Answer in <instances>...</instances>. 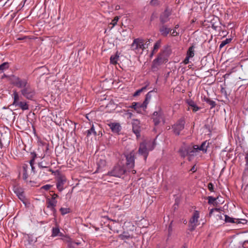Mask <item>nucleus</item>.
Wrapping results in <instances>:
<instances>
[{
  "label": "nucleus",
  "mask_w": 248,
  "mask_h": 248,
  "mask_svg": "<svg viewBox=\"0 0 248 248\" xmlns=\"http://www.w3.org/2000/svg\"><path fill=\"white\" fill-rule=\"evenodd\" d=\"M171 50L168 46L162 50L158 54L157 57L155 59L152 63V68L153 71L158 69V67L168 61V57L170 54Z\"/></svg>",
  "instance_id": "nucleus-1"
},
{
  "label": "nucleus",
  "mask_w": 248,
  "mask_h": 248,
  "mask_svg": "<svg viewBox=\"0 0 248 248\" xmlns=\"http://www.w3.org/2000/svg\"><path fill=\"white\" fill-rule=\"evenodd\" d=\"M128 169L126 168L123 160H119L118 162L113 167L112 169L108 171L106 174L110 176L121 178L126 174Z\"/></svg>",
  "instance_id": "nucleus-2"
},
{
  "label": "nucleus",
  "mask_w": 248,
  "mask_h": 248,
  "mask_svg": "<svg viewBox=\"0 0 248 248\" xmlns=\"http://www.w3.org/2000/svg\"><path fill=\"white\" fill-rule=\"evenodd\" d=\"M155 142L151 140H144L140 143V155L143 156L146 161L149 151L153 150L155 148Z\"/></svg>",
  "instance_id": "nucleus-3"
},
{
  "label": "nucleus",
  "mask_w": 248,
  "mask_h": 248,
  "mask_svg": "<svg viewBox=\"0 0 248 248\" xmlns=\"http://www.w3.org/2000/svg\"><path fill=\"white\" fill-rule=\"evenodd\" d=\"M10 80L12 85L21 89L30 84L27 79H21L14 75L11 76Z\"/></svg>",
  "instance_id": "nucleus-4"
},
{
  "label": "nucleus",
  "mask_w": 248,
  "mask_h": 248,
  "mask_svg": "<svg viewBox=\"0 0 248 248\" xmlns=\"http://www.w3.org/2000/svg\"><path fill=\"white\" fill-rule=\"evenodd\" d=\"M13 96V105H15L18 108H21L23 110H28L29 109V105L26 101H19V96L18 93L16 91H14Z\"/></svg>",
  "instance_id": "nucleus-5"
},
{
  "label": "nucleus",
  "mask_w": 248,
  "mask_h": 248,
  "mask_svg": "<svg viewBox=\"0 0 248 248\" xmlns=\"http://www.w3.org/2000/svg\"><path fill=\"white\" fill-rule=\"evenodd\" d=\"M20 92L24 97L31 100H33L36 94L35 89L31 87L30 84L21 89Z\"/></svg>",
  "instance_id": "nucleus-6"
},
{
  "label": "nucleus",
  "mask_w": 248,
  "mask_h": 248,
  "mask_svg": "<svg viewBox=\"0 0 248 248\" xmlns=\"http://www.w3.org/2000/svg\"><path fill=\"white\" fill-rule=\"evenodd\" d=\"M13 190L18 198L26 205L28 203V200L26 198L24 189L19 186H14Z\"/></svg>",
  "instance_id": "nucleus-7"
},
{
  "label": "nucleus",
  "mask_w": 248,
  "mask_h": 248,
  "mask_svg": "<svg viewBox=\"0 0 248 248\" xmlns=\"http://www.w3.org/2000/svg\"><path fill=\"white\" fill-rule=\"evenodd\" d=\"M185 119L184 117L180 118L177 122L172 125L173 133L177 136L180 134V132L184 129L185 125Z\"/></svg>",
  "instance_id": "nucleus-8"
},
{
  "label": "nucleus",
  "mask_w": 248,
  "mask_h": 248,
  "mask_svg": "<svg viewBox=\"0 0 248 248\" xmlns=\"http://www.w3.org/2000/svg\"><path fill=\"white\" fill-rule=\"evenodd\" d=\"M124 157L125 158L126 162L124 165L128 170L132 169L134 166L135 155L133 151L129 154L124 153Z\"/></svg>",
  "instance_id": "nucleus-9"
},
{
  "label": "nucleus",
  "mask_w": 248,
  "mask_h": 248,
  "mask_svg": "<svg viewBox=\"0 0 248 248\" xmlns=\"http://www.w3.org/2000/svg\"><path fill=\"white\" fill-rule=\"evenodd\" d=\"M128 108H131V109H128L127 111L130 118L135 116V113H140V103L133 102Z\"/></svg>",
  "instance_id": "nucleus-10"
},
{
  "label": "nucleus",
  "mask_w": 248,
  "mask_h": 248,
  "mask_svg": "<svg viewBox=\"0 0 248 248\" xmlns=\"http://www.w3.org/2000/svg\"><path fill=\"white\" fill-rule=\"evenodd\" d=\"M153 119L155 126L157 125L161 121L165 122L162 112L161 111H155L153 114Z\"/></svg>",
  "instance_id": "nucleus-11"
},
{
  "label": "nucleus",
  "mask_w": 248,
  "mask_h": 248,
  "mask_svg": "<svg viewBox=\"0 0 248 248\" xmlns=\"http://www.w3.org/2000/svg\"><path fill=\"white\" fill-rule=\"evenodd\" d=\"M66 181L65 176L62 174H59L57 177L56 186L59 191H62L63 189V186Z\"/></svg>",
  "instance_id": "nucleus-12"
},
{
  "label": "nucleus",
  "mask_w": 248,
  "mask_h": 248,
  "mask_svg": "<svg viewBox=\"0 0 248 248\" xmlns=\"http://www.w3.org/2000/svg\"><path fill=\"white\" fill-rule=\"evenodd\" d=\"M132 131L136 135L137 139L140 137V120L138 119H133Z\"/></svg>",
  "instance_id": "nucleus-13"
},
{
  "label": "nucleus",
  "mask_w": 248,
  "mask_h": 248,
  "mask_svg": "<svg viewBox=\"0 0 248 248\" xmlns=\"http://www.w3.org/2000/svg\"><path fill=\"white\" fill-rule=\"evenodd\" d=\"M108 126L111 129V131L114 133L119 134L121 130V126L119 123H111L108 124Z\"/></svg>",
  "instance_id": "nucleus-14"
},
{
  "label": "nucleus",
  "mask_w": 248,
  "mask_h": 248,
  "mask_svg": "<svg viewBox=\"0 0 248 248\" xmlns=\"http://www.w3.org/2000/svg\"><path fill=\"white\" fill-rule=\"evenodd\" d=\"M172 30L170 28H169L166 25H162L159 29V31L161 35L164 37H166L168 34Z\"/></svg>",
  "instance_id": "nucleus-15"
},
{
  "label": "nucleus",
  "mask_w": 248,
  "mask_h": 248,
  "mask_svg": "<svg viewBox=\"0 0 248 248\" xmlns=\"http://www.w3.org/2000/svg\"><path fill=\"white\" fill-rule=\"evenodd\" d=\"M31 160L29 161V163L31 168V171L34 173L35 172V167L34 165L35 164V159L37 158V154L35 152H31L30 154Z\"/></svg>",
  "instance_id": "nucleus-16"
},
{
  "label": "nucleus",
  "mask_w": 248,
  "mask_h": 248,
  "mask_svg": "<svg viewBox=\"0 0 248 248\" xmlns=\"http://www.w3.org/2000/svg\"><path fill=\"white\" fill-rule=\"evenodd\" d=\"M140 47V38L135 39L133 43L131 45L130 48L134 51L137 54L139 52Z\"/></svg>",
  "instance_id": "nucleus-17"
},
{
  "label": "nucleus",
  "mask_w": 248,
  "mask_h": 248,
  "mask_svg": "<svg viewBox=\"0 0 248 248\" xmlns=\"http://www.w3.org/2000/svg\"><path fill=\"white\" fill-rule=\"evenodd\" d=\"M51 172V173H54V171L49 167L46 168L44 170H41L39 172V176L42 177H44L45 176H48L49 173Z\"/></svg>",
  "instance_id": "nucleus-18"
},
{
  "label": "nucleus",
  "mask_w": 248,
  "mask_h": 248,
  "mask_svg": "<svg viewBox=\"0 0 248 248\" xmlns=\"http://www.w3.org/2000/svg\"><path fill=\"white\" fill-rule=\"evenodd\" d=\"M186 103L187 105L192 108L193 111L194 112H196L201 108L195 104V102L191 99H187Z\"/></svg>",
  "instance_id": "nucleus-19"
},
{
  "label": "nucleus",
  "mask_w": 248,
  "mask_h": 248,
  "mask_svg": "<svg viewBox=\"0 0 248 248\" xmlns=\"http://www.w3.org/2000/svg\"><path fill=\"white\" fill-rule=\"evenodd\" d=\"M205 199L208 200V203L209 204H213L214 206H217L218 202H217V200L218 199V197L214 198L212 196H208L205 197Z\"/></svg>",
  "instance_id": "nucleus-20"
},
{
  "label": "nucleus",
  "mask_w": 248,
  "mask_h": 248,
  "mask_svg": "<svg viewBox=\"0 0 248 248\" xmlns=\"http://www.w3.org/2000/svg\"><path fill=\"white\" fill-rule=\"evenodd\" d=\"M152 91L148 92L145 96V99L142 104H140V108H146L148 104L149 103V100L151 98V93Z\"/></svg>",
  "instance_id": "nucleus-21"
},
{
  "label": "nucleus",
  "mask_w": 248,
  "mask_h": 248,
  "mask_svg": "<svg viewBox=\"0 0 248 248\" xmlns=\"http://www.w3.org/2000/svg\"><path fill=\"white\" fill-rule=\"evenodd\" d=\"M209 142H207V141L206 140L203 142L201 144V145L200 146H199V148L197 149H199L200 151H202L203 153H206L207 148L209 146Z\"/></svg>",
  "instance_id": "nucleus-22"
},
{
  "label": "nucleus",
  "mask_w": 248,
  "mask_h": 248,
  "mask_svg": "<svg viewBox=\"0 0 248 248\" xmlns=\"http://www.w3.org/2000/svg\"><path fill=\"white\" fill-rule=\"evenodd\" d=\"M161 46V40H158L154 45L153 49L150 54V57H152L155 53Z\"/></svg>",
  "instance_id": "nucleus-23"
},
{
  "label": "nucleus",
  "mask_w": 248,
  "mask_h": 248,
  "mask_svg": "<svg viewBox=\"0 0 248 248\" xmlns=\"http://www.w3.org/2000/svg\"><path fill=\"white\" fill-rule=\"evenodd\" d=\"M28 168V165L27 164H24L22 166V169H23V179L26 181V182H28L27 179L28 178V174L27 173V169Z\"/></svg>",
  "instance_id": "nucleus-24"
},
{
  "label": "nucleus",
  "mask_w": 248,
  "mask_h": 248,
  "mask_svg": "<svg viewBox=\"0 0 248 248\" xmlns=\"http://www.w3.org/2000/svg\"><path fill=\"white\" fill-rule=\"evenodd\" d=\"M119 58V54L118 51H117L116 54L114 55H111L110 58V63L113 65H116L117 63V61Z\"/></svg>",
  "instance_id": "nucleus-25"
},
{
  "label": "nucleus",
  "mask_w": 248,
  "mask_h": 248,
  "mask_svg": "<svg viewBox=\"0 0 248 248\" xmlns=\"http://www.w3.org/2000/svg\"><path fill=\"white\" fill-rule=\"evenodd\" d=\"M199 217V212L197 211H196L194 213L192 217L190 219L189 223H190L191 224L194 223V224H197Z\"/></svg>",
  "instance_id": "nucleus-26"
},
{
  "label": "nucleus",
  "mask_w": 248,
  "mask_h": 248,
  "mask_svg": "<svg viewBox=\"0 0 248 248\" xmlns=\"http://www.w3.org/2000/svg\"><path fill=\"white\" fill-rule=\"evenodd\" d=\"M57 203V201L56 200H53L49 198H47L46 201V207L48 208L52 207H56Z\"/></svg>",
  "instance_id": "nucleus-27"
},
{
  "label": "nucleus",
  "mask_w": 248,
  "mask_h": 248,
  "mask_svg": "<svg viewBox=\"0 0 248 248\" xmlns=\"http://www.w3.org/2000/svg\"><path fill=\"white\" fill-rule=\"evenodd\" d=\"M203 100L206 102L208 104H209L210 106H211L210 108H213L215 107L216 106V102L211 100L210 98L207 97L205 96H204L203 98Z\"/></svg>",
  "instance_id": "nucleus-28"
},
{
  "label": "nucleus",
  "mask_w": 248,
  "mask_h": 248,
  "mask_svg": "<svg viewBox=\"0 0 248 248\" xmlns=\"http://www.w3.org/2000/svg\"><path fill=\"white\" fill-rule=\"evenodd\" d=\"M118 237L120 239L125 241L130 239V235L128 232H124L122 234L119 235Z\"/></svg>",
  "instance_id": "nucleus-29"
},
{
  "label": "nucleus",
  "mask_w": 248,
  "mask_h": 248,
  "mask_svg": "<svg viewBox=\"0 0 248 248\" xmlns=\"http://www.w3.org/2000/svg\"><path fill=\"white\" fill-rule=\"evenodd\" d=\"M194 48H195V46H194L193 45V44L190 46L189 47V48H188L187 51V53H186V56L190 57V58H192L194 56Z\"/></svg>",
  "instance_id": "nucleus-30"
},
{
  "label": "nucleus",
  "mask_w": 248,
  "mask_h": 248,
  "mask_svg": "<svg viewBox=\"0 0 248 248\" xmlns=\"http://www.w3.org/2000/svg\"><path fill=\"white\" fill-rule=\"evenodd\" d=\"M86 136L87 137L90 136L92 134H93L94 136H96L97 135V133L95 131L94 127L93 125H92L91 128L88 130L86 132Z\"/></svg>",
  "instance_id": "nucleus-31"
},
{
  "label": "nucleus",
  "mask_w": 248,
  "mask_h": 248,
  "mask_svg": "<svg viewBox=\"0 0 248 248\" xmlns=\"http://www.w3.org/2000/svg\"><path fill=\"white\" fill-rule=\"evenodd\" d=\"M9 67V64L8 62H5L0 65V73H2L4 70L7 69Z\"/></svg>",
  "instance_id": "nucleus-32"
},
{
  "label": "nucleus",
  "mask_w": 248,
  "mask_h": 248,
  "mask_svg": "<svg viewBox=\"0 0 248 248\" xmlns=\"http://www.w3.org/2000/svg\"><path fill=\"white\" fill-rule=\"evenodd\" d=\"M60 231L58 226L53 227L52 229V236L54 237L59 235Z\"/></svg>",
  "instance_id": "nucleus-33"
},
{
  "label": "nucleus",
  "mask_w": 248,
  "mask_h": 248,
  "mask_svg": "<svg viewBox=\"0 0 248 248\" xmlns=\"http://www.w3.org/2000/svg\"><path fill=\"white\" fill-rule=\"evenodd\" d=\"M232 40V38H227L225 40L222 41L219 45V49H221L225 45L230 43L231 42Z\"/></svg>",
  "instance_id": "nucleus-34"
},
{
  "label": "nucleus",
  "mask_w": 248,
  "mask_h": 248,
  "mask_svg": "<svg viewBox=\"0 0 248 248\" xmlns=\"http://www.w3.org/2000/svg\"><path fill=\"white\" fill-rule=\"evenodd\" d=\"M215 19H213L212 21H211V24H212V28L214 29L215 30H217V28L219 27V28H220V26H218V24H221V23L219 21V19L217 17L216 18V20H217V23L216 24V22H213V21H214Z\"/></svg>",
  "instance_id": "nucleus-35"
},
{
  "label": "nucleus",
  "mask_w": 248,
  "mask_h": 248,
  "mask_svg": "<svg viewBox=\"0 0 248 248\" xmlns=\"http://www.w3.org/2000/svg\"><path fill=\"white\" fill-rule=\"evenodd\" d=\"M179 152L180 153L181 157L183 158H185L186 155H188L186 148L185 149L182 148H180L179 150Z\"/></svg>",
  "instance_id": "nucleus-36"
},
{
  "label": "nucleus",
  "mask_w": 248,
  "mask_h": 248,
  "mask_svg": "<svg viewBox=\"0 0 248 248\" xmlns=\"http://www.w3.org/2000/svg\"><path fill=\"white\" fill-rule=\"evenodd\" d=\"M236 219L237 218L231 217L228 215H225V221L226 222L236 223L235 221Z\"/></svg>",
  "instance_id": "nucleus-37"
},
{
  "label": "nucleus",
  "mask_w": 248,
  "mask_h": 248,
  "mask_svg": "<svg viewBox=\"0 0 248 248\" xmlns=\"http://www.w3.org/2000/svg\"><path fill=\"white\" fill-rule=\"evenodd\" d=\"M60 211L62 215H64L66 214L70 213V208L61 207L60 209Z\"/></svg>",
  "instance_id": "nucleus-38"
},
{
  "label": "nucleus",
  "mask_w": 248,
  "mask_h": 248,
  "mask_svg": "<svg viewBox=\"0 0 248 248\" xmlns=\"http://www.w3.org/2000/svg\"><path fill=\"white\" fill-rule=\"evenodd\" d=\"M187 152L188 154V156H194V151L192 150L191 147H187Z\"/></svg>",
  "instance_id": "nucleus-39"
},
{
  "label": "nucleus",
  "mask_w": 248,
  "mask_h": 248,
  "mask_svg": "<svg viewBox=\"0 0 248 248\" xmlns=\"http://www.w3.org/2000/svg\"><path fill=\"white\" fill-rule=\"evenodd\" d=\"M248 222V220L246 219H236V224H238L239 223H241L243 224H246Z\"/></svg>",
  "instance_id": "nucleus-40"
},
{
  "label": "nucleus",
  "mask_w": 248,
  "mask_h": 248,
  "mask_svg": "<svg viewBox=\"0 0 248 248\" xmlns=\"http://www.w3.org/2000/svg\"><path fill=\"white\" fill-rule=\"evenodd\" d=\"M149 44V43L148 44H144V40L142 39H140V49L143 50L146 48V47H147L148 45Z\"/></svg>",
  "instance_id": "nucleus-41"
},
{
  "label": "nucleus",
  "mask_w": 248,
  "mask_h": 248,
  "mask_svg": "<svg viewBox=\"0 0 248 248\" xmlns=\"http://www.w3.org/2000/svg\"><path fill=\"white\" fill-rule=\"evenodd\" d=\"M196 226H197L196 224H194V223L191 224L190 223H189V225H188V230L190 232H192L195 229Z\"/></svg>",
  "instance_id": "nucleus-42"
},
{
  "label": "nucleus",
  "mask_w": 248,
  "mask_h": 248,
  "mask_svg": "<svg viewBox=\"0 0 248 248\" xmlns=\"http://www.w3.org/2000/svg\"><path fill=\"white\" fill-rule=\"evenodd\" d=\"M169 19H166L165 16H160V21L162 25H164L165 23L169 21Z\"/></svg>",
  "instance_id": "nucleus-43"
},
{
  "label": "nucleus",
  "mask_w": 248,
  "mask_h": 248,
  "mask_svg": "<svg viewBox=\"0 0 248 248\" xmlns=\"http://www.w3.org/2000/svg\"><path fill=\"white\" fill-rule=\"evenodd\" d=\"M53 186L50 185H46L45 186H43L41 187V189H44L46 190H49Z\"/></svg>",
  "instance_id": "nucleus-44"
},
{
  "label": "nucleus",
  "mask_w": 248,
  "mask_h": 248,
  "mask_svg": "<svg viewBox=\"0 0 248 248\" xmlns=\"http://www.w3.org/2000/svg\"><path fill=\"white\" fill-rule=\"evenodd\" d=\"M245 160H246V165H245V170L248 171V151L246 154L245 156Z\"/></svg>",
  "instance_id": "nucleus-45"
},
{
  "label": "nucleus",
  "mask_w": 248,
  "mask_h": 248,
  "mask_svg": "<svg viewBox=\"0 0 248 248\" xmlns=\"http://www.w3.org/2000/svg\"><path fill=\"white\" fill-rule=\"evenodd\" d=\"M204 128L208 130L209 133L208 134H210L211 133L212 130L211 128V126L209 124H205L204 125Z\"/></svg>",
  "instance_id": "nucleus-46"
},
{
  "label": "nucleus",
  "mask_w": 248,
  "mask_h": 248,
  "mask_svg": "<svg viewBox=\"0 0 248 248\" xmlns=\"http://www.w3.org/2000/svg\"><path fill=\"white\" fill-rule=\"evenodd\" d=\"M119 18L118 16H115L114 19L112 20V22L111 24L113 25V26H114L116 24H117V23L119 20Z\"/></svg>",
  "instance_id": "nucleus-47"
},
{
  "label": "nucleus",
  "mask_w": 248,
  "mask_h": 248,
  "mask_svg": "<svg viewBox=\"0 0 248 248\" xmlns=\"http://www.w3.org/2000/svg\"><path fill=\"white\" fill-rule=\"evenodd\" d=\"M208 188L211 192L214 191V185L212 183L208 184Z\"/></svg>",
  "instance_id": "nucleus-48"
},
{
  "label": "nucleus",
  "mask_w": 248,
  "mask_h": 248,
  "mask_svg": "<svg viewBox=\"0 0 248 248\" xmlns=\"http://www.w3.org/2000/svg\"><path fill=\"white\" fill-rule=\"evenodd\" d=\"M50 192L53 193L51 197L52 200H56V199L59 197L58 194L55 193L53 191H50Z\"/></svg>",
  "instance_id": "nucleus-49"
},
{
  "label": "nucleus",
  "mask_w": 248,
  "mask_h": 248,
  "mask_svg": "<svg viewBox=\"0 0 248 248\" xmlns=\"http://www.w3.org/2000/svg\"><path fill=\"white\" fill-rule=\"evenodd\" d=\"M163 16H165L166 19H169V16H170V14L167 12V10H166L163 15H161Z\"/></svg>",
  "instance_id": "nucleus-50"
},
{
  "label": "nucleus",
  "mask_w": 248,
  "mask_h": 248,
  "mask_svg": "<svg viewBox=\"0 0 248 248\" xmlns=\"http://www.w3.org/2000/svg\"><path fill=\"white\" fill-rule=\"evenodd\" d=\"M51 211H52L53 212V215L54 217H56V213H57V210L55 208V207H50V208H49Z\"/></svg>",
  "instance_id": "nucleus-51"
},
{
  "label": "nucleus",
  "mask_w": 248,
  "mask_h": 248,
  "mask_svg": "<svg viewBox=\"0 0 248 248\" xmlns=\"http://www.w3.org/2000/svg\"><path fill=\"white\" fill-rule=\"evenodd\" d=\"M192 148V150H193V151H194V153H195L196 152H198V151H200L199 149H198L197 148H199V146L198 145H194L193 147H191Z\"/></svg>",
  "instance_id": "nucleus-52"
},
{
  "label": "nucleus",
  "mask_w": 248,
  "mask_h": 248,
  "mask_svg": "<svg viewBox=\"0 0 248 248\" xmlns=\"http://www.w3.org/2000/svg\"><path fill=\"white\" fill-rule=\"evenodd\" d=\"M38 167H39L40 169H41L42 170H44V169H45L46 168H47V166H43V165H42V162H39V163H38Z\"/></svg>",
  "instance_id": "nucleus-53"
},
{
  "label": "nucleus",
  "mask_w": 248,
  "mask_h": 248,
  "mask_svg": "<svg viewBox=\"0 0 248 248\" xmlns=\"http://www.w3.org/2000/svg\"><path fill=\"white\" fill-rule=\"evenodd\" d=\"M45 152H46V154H47L48 155H49L50 154V152L49 151V145L48 144H47L46 146Z\"/></svg>",
  "instance_id": "nucleus-54"
},
{
  "label": "nucleus",
  "mask_w": 248,
  "mask_h": 248,
  "mask_svg": "<svg viewBox=\"0 0 248 248\" xmlns=\"http://www.w3.org/2000/svg\"><path fill=\"white\" fill-rule=\"evenodd\" d=\"M190 57L186 56L185 60H184V63L185 64H187L189 62V59Z\"/></svg>",
  "instance_id": "nucleus-55"
},
{
  "label": "nucleus",
  "mask_w": 248,
  "mask_h": 248,
  "mask_svg": "<svg viewBox=\"0 0 248 248\" xmlns=\"http://www.w3.org/2000/svg\"><path fill=\"white\" fill-rule=\"evenodd\" d=\"M150 3L152 5H155L157 4V0H152L150 2Z\"/></svg>",
  "instance_id": "nucleus-56"
},
{
  "label": "nucleus",
  "mask_w": 248,
  "mask_h": 248,
  "mask_svg": "<svg viewBox=\"0 0 248 248\" xmlns=\"http://www.w3.org/2000/svg\"><path fill=\"white\" fill-rule=\"evenodd\" d=\"M140 95V89L137 90L135 93H134L133 96H136Z\"/></svg>",
  "instance_id": "nucleus-57"
},
{
  "label": "nucleus",
  "mask_w": 248,
  "mask_h": 248,
  "mask_svg": "<svg viewBox=\"0 0 248 248\" xmlns=\"http://www.w3.org/2000/svg\"><path fill=\"white\" fill-rule=\"evenodd\" d=\"M214 211V209H213V208H212V209H211L210 210V211H209V213L208 214V217H211V216H212V214H213Z\"/></svg>",
  "instance_id": "nucleus-58"
},
{
  "label": "nucleus",
  "mask_w": 248,
  "mask_h": 248,
  "mask_svg": "<svg viewBox=\"0 0 248 248\" xmlns=\"http://www.w3.org/2000/svg\"><path fill=\"white\" fill-rule=\"evenodd\" d=\"M221 92L222 93H224L226 96L227 95V93H226V91L225 89L224 88H221Z\"/></svg>",
  "instance_id": "nucleus-59"
},
{
  "label": "nucleus",
  "mask_w": 248,
  "mask_h": 248,
  "mask_svg": "<svg viewBox=\"0 0 248 248\" xmlns=\"http://www.w3.org/2000/svg\"><path fill=\"white\" fill-rule=\"evenodd\" d=\"M177 34H178V33L177 32H176L175 30H173V32H172L171 35L175 36L177 35Z\"/></svg>",
  "instance_id": "nucleus-60"
},
{
  "label": "nucleus",
  "mask_w": 248,
  "mask_h": 248,
  "mask_svg": "<svg viewBox=\"0 0 248 248\" xmlns=\"http://www.w3.org/2000/svg\"><path fill=\"white\" fill-rule=\"evenodd\" d=\"M190 171H192V172H195L196 171V169L195 168V165H194L192 168L191 169H190Z\"/></svg>",
  "instance_id": "nucleus-61"
},
{
  "label": "nucleus",
  "mask_w": 248,
  "mask_h": 248,
  "mask_svg": "<svg viewBox=\"0 0 248 248\" xmlns=\"http://www.w3.org/2000/svg\"><path fill=\"white\" fill-rule=\"evenodd\" d=\"M2 134L1 133L0 134V145L1 146V147L2 146Z\"/></svg>",
  "instance_id": "nucleus-62"
},
{
  "label": "nucleus",
  "mask_w": 248,
  "mask_h": 248,
  "mask_svg": "<svg viewBox=\"0 0 248 248\" xmlns=\"http://www.w3.org/2000/svg\"><path fill=\"white\" fill-rule=\"evenodd\" d=\"M9 78V79L10 80V78H11V76L9 77L5 74H4L2 77V78Z\"/></svg>",
  "instance_id": "nucleus-63"
},
{
  "label": "nucleus",
  "mask_w": 248,
  "mask_h": 248,
  "mask_svg": "<svg viewBox=\"0 0 248 248\" xmlns=\"http://www.w3.org/2000/svg\"><path fill=\"white\" fill-rule=\"evenodd\" d=\"M146 86L145 87H142L141 88H140V93L143 92L144 90L146 89Z\"/></svg>",
  "instance_id": "nucleus-64"
}]
</instances>
